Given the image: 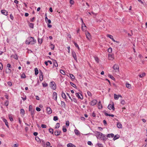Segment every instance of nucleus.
<instances>
[{
	"mask_svg": "<svg viewBox=\"0 0 147 147\" xmlns=\"http://www.w3.org/2000/svg\"><path fill=\"white\" fill-rule=\"evenodd\" d=\"M36 42V40L32 37H29L26 41V43L27 45H33L35 44Z\"/></svg>",
	"mask_w": 147,
	"mask_h": 147,
	"instance_id": "obj_1",
	"label": "nucleus"
},
{
	"mask_svg": "<svg viewBox=\"0 0 147 147\" xmlns=\"http://www.w3.org/2000/svg\"><path fill=\"white\" fill-rule=\"evenodd\" d=\"M50 86L53 90H55L56 89V85L55 83L53 82H51Z\"/></svg>",
	"mask_w": 147,
	"mask_h": 147,
	"instance_id": "obj_2",
	"label": "nucleus"
},
{
	"mask_svg": "<svg viewBox=\"0 0 147 147\" xmlns=\"http://www.w3.org/2000/svg\"><path fill=\"white\" fill-rule=\"evenodd\" d=\"M113 68L116 72H119V66L117 64L115 65L113 67Z\"/></svg>",
	"mask_w": 147,
	"mask_h": 147,
	"instance_id": "obj_3",
	"label": "nucleus"
},
{
	"mask_svg": "<svg viewBox=\"0 0 147 147\" xmlns=\"http://www.w3.org/2000/svg\"><path fill=\"white\" fill-rule=\"evenodd\" d=\"M95 133L97 135V138H101L102 136H103V134L100 132L96 131Z\"/></svg>",
	"mask_w": 147,
	"mask_h": 147,
	"instance_id": "obj_4",
	"label": "nucleus"
},
{
	"mask_svg": "<svg viewBox=\"0 0 147 147\" xmlns=\"http://www.w3.org/2000/svg\"><path fill=\"white\" fill-rule=\"evenodd\" d=\"M85 34L87 38L90 40L91 39V35L88 32H86Z\"/></svg>",
	"mask_w": 147,
	"mask_h": 147,
	"instance_id": "obj_5",
	"label": "nucleus"
},
{
	"mask_svg": "<svg viewBox=\"0 0 147 147\" xmlns=\"http://www.w3.org/2000/svg\"><path fill=\"white\" fill-rule=\"evenodd\" d=\"M108 109L109 110H111L112 109L113 111L115 110V108L114 107V105L113 104V105H109L108 106Z\"/></svg>",
	"mask_w": 147,
	"mask_h": 147,
	"instance_id": "obj_6",
	"label": "nucleus"
},
{
	"mask_svg": "<svg viewBox=\"0 0 147 147\" xmlns=\"http://www.w3.org/2000/svg\"><path fill=\"white\" fill-rule=\"evenodd\" d=\"M57 98V94L56 92H53V98L56 101Z\"/></svg>",
	"mask_w": 147,
	"mask_h": 147,
	"instance_id": "obj_7",
	"label": "nucleus"
},
{
	"mask_svg": "<svg viewBox=\"0 0 147 147\" xmlns=\"http://www.w3.org/2000/svg\"><path fill=\"white\" fill-rule=\"evenodd\" d=\"M47 111L48 114H50L52 113V110L49 107H47Z\"/></svg>",
	"mask_w": 147,
	"mask_h": 147,
	"instance_id": "obj_8",
	"label": "nucleus"
},
{
	"mask_svg": "<svg viewBox=\"0 0 147 147\" xmlns=\"http://www.w3.org/2000/svg\"><path fill=\"white\" fill-rule=\"evenodd\" d=\"M97 101L96 100H92L90 102V105L92 106H94L95 105L97 102Z\"/></svg>",
	"mask_w": 147,
	"mask_h": 147,
	"instance_id": "obj_9",
	"label": "nucleus"
},
{
	"mask_svg": "<svg viewBox=\"0 0 147 147\" xmlns=\"http://www.w3.org/2000/svg\"><path fill=\"white\" fill-rule=\"evenodd\" d=\"M119 97H122V96L120 95H117L115 94H114V98L115 99L118 100Z\"/></svg>",
	"mask_w": 147,
	"mask_h": 147,
	"instance_id": "obj_10",
	"label": "nucleus"
},
{
	"mask_svg": "<svg viewBox=\"0 0 147 147\" xmlns=\"http://www.w3.org/2000/svg\"><path fill=\"white\" fill-rule=\"evenodd\" d=\"M72 56L73 57L74 59L76 61H77V59L76 55L75 52L74 51H73V52H72Z\"/></svg>",
	"mask_w": 147,
	"mask_h": 147,
	"instance_id": "obj_11",
	"label": "nucleus"
},
{
	"mask_svg": "<svg viewBox=\"0 0 147 147\" xmlns=\"http://www.w3.org/2000/svg\"><path fill=\"white\" fill-rule=\"evenodd\" d=\"M40 76L39 78L40 80L42 81L43 79V76L42 75V73L41 71H40Z\"/></svg>",
	"mask_w": 147,
	"mask_h": 147,
	"instance_id": "obj_12",
	"label": "nucleus"
},
{
	"mask_svg": "<svg viewBox=\"0 0 147 147\" xmlns=\"http://www.w3.org/2000/svg\"><path fill=\"white\" fill-rule=\"evenodd\" d=\"M98 108L99 109H101L102 107V105L101 103V102L100 101H99L98 102Z\"/></svg>",
	"mask_w": 147,
	"mask_h": 147,
	"instance_id": "obj_13",
	"label": "nucleus"
},
{
	"mask_svg": "<svg viewBox=\"0 0 147 147\" xmlns=\"http://www.w3.org/2000/svg\"><path fill=\"white\" fill-rule=\"evenodd\" d=\"M1 12L2 14H4L5 16H7V12L4 10H3L1 11Z\"/></svg>",
	"mask_w": 147,
	"mask_h": 147,
	"instance_id": "obj_14",
	"label": "nucleus"
},
{
	"mask_svg": "<svg viewBox=\"0 0 147 147\" xmlns=\"http://www.w3.org/2000/svg\"><path fill=\"white\" fill-rule=\"evenodd\" d=\"M108 59L110 60H113L114 59L113 55L111 54L109 55Z\"/></svg>",
	"mask_w": 147,
	"mask_h": 147,
	"instance_id": "obj_15",
	"label": "nucleus"
},
{
	"mask_svg": "<svg viewBox=\"0 0 147 147\" xmlns=\"http://www.w3.org/2000/svg\"><path fill=\"white\" fill-rule=\"evenodd\" d=\"M76 95L77 97L78 98L81 99H83V96L81 94V96L80 95L79 93H76Z\"/></svg>",
	"mask_w": 147,
	"mask_h": 147,
	"instance_id": "obj_16",
	"label": "nucleus"
},
{
	"mask_svg": "<svg viewBox=\"0 0 147 147\" xmlns=\"http://www.w3.org/2000/svg\"><path fill=\"white\" fill-rule=\"evenodd\" d=\"M60 131H59V130H57L55 132V135L58 136L60 135Z\"/></svg>",
	"mask_w": 147,
	"mask_h": 147,
	"instance_id": "obj_17",
	"label": "nucleus"
},
{
	"mask_svg": "<svg viewBox=\"0 0 147 147\" xmlns=\"http://www.w3.org/2000/svg\"><path fill=\"white\" fill-rule=\"evenodd\" d=\"M53 65L55 67H57L58 66V65L57 61L55 60H53Z\"/></svg>",
	"mask_w": 147,
	"mask_h": 147,
	"instance_id": "obj_18",
	"label": "nucleus"
},
{
	"mask_svg": "<svg viewBox=\"0 0 147 147\" xmlns=\"http://www.w3.org/2000/svg\"><path fill=\"white\" fill-rule=\"evenodd\" d=\"M67 146V147H76L75 145L71 143L68 144Z\"/></svg>",
	"mask_w": 147,
	"mask_h": 147,
	"instance_id": "obj_19",
	"label": "nucleus"
},
{
	"mask_svg": "<svg viewBox=\"0 0 147 147\" xmlns=\"http://www.w3.org/2000/svg\"><path fill=\"white\" fill-rule=\"evenodd\" d=\"M3 122L5 123V124L6 125V126L8 127H9L8 123L7 120L5 119H3Z\"/></svg>",
	"mask_w": 147,
	"mask_h": 147,
	"instance_id": "obj_20",
	"label": "nucleus"
},
{
	"mask_svg": "<svg viewBox=\"0 0 147 147\" xmlns=\"http://www.w3.org/2000/svg\"><path fill=\"white\" fill-rule=\"evenodd\" d=\"M117 127L119 128H121L122 127V125L120 123H117Z\"/></svg>",
	"mask_w": 147,
	"mask_h": 147,
	"instance_id": "obj_21",
	"label": "nucleus"
},
{
	"mask_svg": "<svg viewBox=\"0 0 147 147\" xmlns=\"http://www.w3.org/2000/svg\"><path fill=\"white\" fill-rule=\"evenodd\" d=\"M114 136L113 134H108L107 135V137L109 138H113Z\"/></svg>",
	"mask_w": 147,
	"mask_h": 147,
	"instance_id": "obj_22",
	"label": "nucleus"
},
{
	"mask_svg": "<svg viewBox=\"0 0 147 147\" xmlns=\"http://www.w3.org/2000/svg\"><path fill=\"white\" fill-rule=\"evenodd\" d=\"M126 86L127 88L129 89H130L131 88V85L128 83H126Z\"/></svg>",
	"mask_w": 147,
	"mask_h": 147,
	"instance_id": "obj_23",
	"label": "nucleus"
},
{
	"mask_svg": "<svg viewBox=\"0 0 147 147\" xmlns=\"http://www.w3.org/2000/svg\"><path fill=\"white\" fill-rule=\"evenodd\" d=\"M114 137L113 139L114 140H116L118 139L119 137V136L118 135H117Z\"/></svg>",
	"mask_w": 147,
	"mask_h": 147,
	"instance_id": "obj_24",
	"label": "nucleus"
},
{
	"mask_svg": "<svg viewBox=\"0 0 147 147\" xmlns=\"http://www.w3.org/2000/svg\"><path fill=\"white\" fill-rule=\"evenodd\" d=\"M12 56H13V57L14 59H16V60L18 59V56L17 54H15L14 55H11V57H12Z\"/></svg>",
	"mask_w": 147,
	"mask_h": 147,
	"instance_id": "obj_25",
	"label": "nucleus"
},
{
	"mask_svg": "<svg viewBox=\"0 0 147 147\" xmlns=\"http://www.w3.org/2000/svg\"><path fill=\"white\" fill-rule=\"evenodd\" d=\"M38 73V71L37 68H35V74L36 75H37Z\"/></svg>",
	"mask_w": 147,
	"mask_h": 147,
	"instance_id": "obj_26",
	"label": "nucleus"
},
{
	"mask_svg": "<svg viewBox=\"0 0 147 147\" xmlns=\"http://www.w3.org/2000/svg\"><path fill=\"white\" fill-rule=\"evenodd\" d=\"M61 96L62 98L64 99H66V95H65V93L63 92H62L61 94Z\"/></svg>",
	"mask_w": 147,
	"mask_h": 147,
	"instance_id": "obj_27",
	"label": "nucleus"
},
{
	"mask_svg": "<svg viewBox=\"0 0 147 147\" xmlns=\"http://www.w3.org/2000/svg\"><path fill=\"white\" fill-rule=\"evenodd\" d=\"M145 76V74L144 73H142V74H140V75H139V77H140V78H141L144 77Z\"/></svg>",
	"mask_w": 147,
	"mask_h": 147,
	"instance_id": "obj_28",
	"label": "nucleus"
},
{
	"mask_svg": "<svg viewBox=\"0 0 147 147\" xmlns=\"http://www.w3.org/2000/svg\"><path fill=\"white\" fill-rule=\"evenodd\" d=\"M105 115L106 116H111L112 117H113L114 116V115H113L109 114H108L107 113H105Z\"/></svg>",
	"mask_w": 147,
	"mask_h": 147,
	"instance_id": "obj_29",
	"label": "nucleus"
},
{
	"mask_svg": "<svg viewBox=\"0 0 147 147\" xmlns=\"http://www.w3.org/2000/svg\"><path fill=\"white\" fill-rule=\"evenodd\" d=\"M29 27L32 28H33L34 27V24L32 23H29Z\"/></svg>",
	"mask_w": 147,
	"mask_h": 147,
	"instance_id": "obj_30",
	"label": "nucleus"
},
{
	"mask_svg": "<svg viewBox=\"0 0 147 147\" xmlns=\"http://www.w3.org/2000/svg\"><path fill=\"white\" fill-rule=\"evenodd\" d=\"M74 132H75V134L77 135H78L79 134V131L77 129H75L74 130Z\"/></svg>",
	"mask_w": 147,
	"mask_h": 147,
	"instance_id": "obj_31",
	"label": "nucleus"
},
{
	"mask_svg": "<svg viewBox=\"0 0 147 147\" xmlns=\"http://www.w3.org/2000/svg\"><path fill=\"white\" fill-rule=\"evenodd\" d=\"M24 109H20V113L21 114H22L23 115H24Z\"/></svg>",
	"mask_w": 147,
	"mask_h": 147,
	"instance_id": "obj_32",
	"label": "nucleus"
},
{
	"mask_svg": "<svg viewBox=\"0 0 147 147\" xmlns=\"http://www.w3.org/2000/svg\"><path fill=\"white\" fill-rule=\"evenodd\" d=\"M34 110L30 111L31 115L32 116V117L34 116Z\"/></svg>",
	"mask_w": 147,
	"mask_h": 147,
	"instance_id": "obj_33",
	"label": "nucleus"
},
{
	"mask_svg": "<svg viewBox=\"0 0 147 147\" xmlns=\"http://www.w3.org/2000/svg\"><path fill=\"white\" fill-rule=\"evenodd\" d=\"M83 26H84V27H86V26L84 23H82V29L83 31H84V28H83Z\"/></svg>",
	"mask_w": 147,
	"mask_h": 147,
	"instance_id": "obj_34",
	"label": "nucleus"
},
{
	"mask_svg": "<svg viewBox=\"0 0 147 147\" xmlns=\"http://www.w3.org/2000/svg\"><path fill=\"white\" fill-rule=\"evenodd\" d=\"M101 138L102 140H105L107 139L106 137L105 136V135L104 134L103 136H102Z\"/></svg>",
	"mask_w": 147,
	"mask_h": 147,
	"instance_id": "obj_35",
	"label": "nucleus"
},
{
	"mask_svg": "<svg viewBox=\"0 0 147 147\" xmlns=\"http://www.w3.org/2000/svg\"><path fill=\"white\" fill-rule=\"evenodd\" d=\"M59 125L60 124L59 123H57L55 125V128L56 129L58 128L59 127Z\"/></svg>",
	"mask_w": 147,
	"mask_h": 147,
	"instance_id": "obj_36",
	"label": "nucleus"
},
{
	"mask_svg": "<svg viewBox=\"0 0 147 147\" xmlns=\"http://www.w3.org/2000/svg\"><path fill=\"white\" fill-rule=\"evenodd\" d=\"M49 132L51 133L52 134H53V129H49Z\"/></svg>",
	"mask_w": 147,
	"mask_h": 147,
	"instance_id": "obj_37",
	"label": "nucleus"
},
{
	"mask_svg": "<svg viewBox=\"0 0 147 147\" xmlns=\"http://www.w3.org/2000/svg\"><path fill=\"white\" fill-rule=\"evenodd\" d=\"M94 59L97 62V63H98L99 62V59L98 58V57H94Z\"/></svg>",
	"mask_w": 147,
	"mask_h": 147,
	"instance_id": "obj_38",
	"label": "nucleus"
},
{
	"mask_svg": "<svg viewBox=\"0 0 147 147\" xmlns=\"http://www.w3.org/2000/svg\"><path fill=\"white\" fill-rule=\"evenodd\" d=\"M107 37L111 39L113 38V36L110 34H107Z\"/></svg>",
	"mask_w": 147,
	"mask_h": 147,
	"instance_id": "obj_39",
	"label": "nucleus"
},
{
	"mask_svg": "<svg viewBox=\"0 0 147 147\" xmlns=\"http://www.w3.org/2000/svg\"><path fill=\"white\" fill-rule=\"evenodd\" d=\"M50 47H51V49H52L53 50L54 49L55 46H54V45H53V44H51V45Z\"/></svg>",
	"mask_w": 147,
	"mask_h": 147,
	"instance_id": "obj_40",
	"label": "nucleus"
},
{
	"mask_svg": "<svg viewBox=\"0 0 147 147\" xmlns=\"http://www.w3.org/2000/svg\"><path fill=\"white\" fill-rule=\"evenodd\" d=\"M69 75H70V78L71 79H74L75 78V77H74V76L73 75V74H69Z\"/></svg>",
	"mask_w": 147,
	"mask_h": 147,
	"instance_id": "obj_41",
	"label": "nucleus"
},
{
	"mask_svg": "<svg viewBox=\"0 0 147 147\" xmlns=\"http://www.w3.org/2000/svg\"><path fill=\"white\" fill-rule=\"evenodd\" d=\"M112 49L111 47L109 48L108 50V52L109 53H111L112 52Z\"/></svg>",
	"mask_w": 147,
	"mask_h": 147,
	"instance_id": "obj_42",
	"label": "nucleus"
},
{
	"mask_svg": "<svg viewBox=\"0 0 147 147\" xmlns=\"http://www.w3.org/2000/svg\"><path fill=\"white\" fill-rule=\"evenodd\" d=\"M38 41L39 43L41 44L42 42V39H38Z\"/></svg>",
	"mask_w": 147,
	"mask_h": 147,
	"instance_id": "obj_43",
	"label": "nucleus"
},
{
	"mask_svg": "<svg viewBox=\"0 0 147 147\" xmlns=\"http://www.w3.org/2000/svg\"><path fill=\"white\" fill-rule=\"evenodd\" d=\"M21 77L22 78H26V76L25 74H23L21 75Z\"/></svg>",
	"mask_w": 147,
	"mask_h": 147,
	"instance_id": "obj_44",
	"label": "nucleus"
},
{
	"mask_svg": "<svg viewBox=\"0 0 147 147\" xmlns=\"http://www.w3.org/2000/svg\"><path fill=\"white\" fill-rule=\"evenodd\" d=\"M53 119L55 121H56L58 120V118L57 116H54L53 117Z\"/></svg>",
	"mask_w": 147,
	"mask_h": 147,
	"instance_id": "obj_45",
	"label": "nucleus"
},
{
	"mask_svg": "<svg viewBox=\"0 0 147 147\" xmlns=\"http://www.w3.org/2000/svg\"><path fill=\"white\" fill-rule=\"evenodd\" d=\"M108 76L110 77L113 80H114L115 78H114V77L110 75H109Z\"/></svg>",
	"mask_w": 147,
	"mask_h": 147,
	"instance_id": "obj_46",
	"label": "nucleus"
},
{
	"mask_svg": "<svg viewBox=\"0 0 147 147\" xmlns=\"http://www.w3.org/2000/svg\"><path fill=\"white\" fill-rule=\"evenodd\" d=\"M70 84L74 87L76 88V85L72 82H70Z\"/></svg>",
	"mask_w": 147,
	"mask_h": 147,
	"instance_id": "obj_47",
	"label": "nucleus"
},
{
	"mask_svg": "<svg viewBox=\"0 0 147 147\" xmlns=\"http://www.w3.org/2000/svg\"><path fill=\"white\" fill-rule=\"evenodd\" d=\"M63 131L64 132H66L67 131V129L65 128L64 126H63Z\"/></svg>",
	"mask_w": 147,
	"mask_h": 147,
	"instance_id": "obj_48",
	"label": "nucleus"
},
{
	"mask_svg": "<svg viewBox=\"0 0 147 147\" xmlns=\"http://www.w3.org/2000/svg\"><path fill=\"white\" fill-rule=\"evenodd\" d=\"M60 72L63 75H65V73L64 71L61 70L60 71Z\"/></svg>",
	"mask_w": 147,
	"mask_h": 147,
	"instance_id": "obj_49",
	"label": "nucleus"
},
{
	"mask_svg": "<svg viewBox=\"0 0 147 147\" xmlns=\"http://www.w3.org/2000/svg\"><path fill=\"white\" fill-rule=\"evenodd\" d=\"M87 94H88V95L89 96H92V94L90 92H89V91L88 92Z\"/></svg>",
	"mask_w": 147,
	"mask_h": 147,
	"instance_id": "obj_50",
	"label": "nucleus"
},
{
	"mask_svg": "<svg viewBox=\"0 0 147 147\" xmlns=\"http://www.w3.org/2000/svg\"><path fill=\"white\" fill-rule=\"evenodd\" d=\"M74 45H75V46L76 47H77L78 48V49L79 50V49H80V48H79V47H78V44H77L76 43H75V42H74Z\"/></svg>",
	"mask_w": 147,
	"mask_h": 147,
	"instance_id": "obj_51",
	"label": "nucleus"
},
{
	"mask_svg": "<svg viewBox=\"0 0 147 147\" xmlns=\"http://www.w3.org/2000/svg\"><path fill=\"white\" fill-rule=\"evenodd\" d=\"M42 84L43 86L44 87H46L47 86V84L46 83H42Z\"/></svg>",
	"mask_w": 147,
	"mask_h": 147,
	"instance_id": "obj_52",
	"label": "nucleus"
},
{
	"mask_svg": "<svg viewBox=\"0 0 147 147\" xmlns=\"http://www.w3.org/2000/svg\"><path fill=\"white\" fill-rule=\"evenodd\" d=\"M9 118L10 120V121H13V119L12 117L10 115L9 116Z\"/></svg>",
	"mask_w": 147,
	"mask_h": 147,
	"instance_id": "obj_53",
	"label": "nucleus"
},
{
	"mask_svg": "<svg viewBox=\"0 0 147 147\" xmlns=\"http://www.w3.org/2000/svg\"><path fill=\"white\" fill-rule=\"evenodd\" d=\"M29 111L33 110V109H32V106L31 105L29 106Z\"/></svg>",
	"mask_w": 147,
	"mask_h": 147,
	"instance_id": "obj_54",
	"label": "nucleus"
},
{
	"mask_svg": "<svg viewBox=\"0 0 147 147\" xmlns=\"http://www.w3.org/2000/svg\"><path fill=\"white\" fill-rule=\"evenodd\" d=\"M70 3L71 5H73L74 3V1L73 0H70Z\"/></svg>",
	"mask_w": 147,
	"mask_h": 147,
	"instance_id": "obj_55",
	"label": "nucleus"
},
{
	"mask_svg": "<svg viewBox=\"0 0 147 147\" xmlns=\"http://www.w3.org/2000/svg\"><path fill=\"white\" fill-rule=\"evenodd\" d=\"M41 127L42 128H46V125L45 124H42Z\"/></svg>",
	"mask_w": 147,
	"mask_h": 147,
	"instance_id": "obj_56",
	"label": "nucleus"
},
{
	"mask_svg": "<svg viewBox=\"0 0 147 147\" xmlns=\"http://www.w3.org/2000/svg\"><path fill=\"white\" fill-rule=\"evenodd\" d=\"M3 68V65L1 63H0V69L2 70Z\"/></svg>",
	"mask_w": 147,
	"mask_h": 147,
	"instance_id": "obj_57",
	"label": "nucleus"
},
{
	"mask_svg": "<svg viewBox=\"0 0 147 147\" xmlns=\"http://www.w3.org/2000/svg\"><path fill=\"white\" fill-rule=\"evenodd\" d=\"M36 110L38 111H40L41 110V109L39 107H37L36 108Z\"/></svg>",
	"mask_w": 147,
	"mask_h": 147,
	"instance_id": "obj_58",
	"label": "nucleus"
},
{
	"mask_svg": "<svg viewBox=\"0 0 147 147\" xmlns=\"http://www.w3.org/2000/svg\"><path fill=\"white\" fill-rule=\"evenodd\" d=\"M7 84L9 86H11L12 85V84L11 82H7Z\"/></svg>",
	"mask_w": 147,
	"mask_h": 147,
	"instance_id": "obj_59",
	"label": "nucleus"
},
{
	"mask_svg": "<svg viewBox=\"0 0 147 147\" xmlns=\"http://www.w3.org/2000/svg\"><path fill=\"white\" fill-rule=\"evenodd\" d=\"M66 125L67 126H69V122L68 121H67L66 122Z\"/></svg>",
	"mask_w": 147,
	"mask_h": 147,
	"instance_id": "obj_60",
	"label": "nucleus"
},
{
	"mask_svg": "<svg viewBox=\"0 0 147 147\" xmlns=\"http://www.w3.org/2000/svg\"><path fill=\"white\" fill-rule=\"evenodd\" d=\"M98 146L99 147H103L102 145L101 144H98Z\"/></svg>",
	"mask_w": 147,
	"mask_h": 147,
	"instance_id": "obj_61",
	"label": "nucleus"
},
{
	"mask_svg": "<svg viewBox=\"0 0 147 147\" xmlns=\"http://www.w3.org/2000/svg\"><path fill=\"white\" fill-rule=\"evenodd\" d=\"M46 145L47 146H50V143L49 142H47L46 143Z\"/></svg>",
	"mask_w": 147,
	"mask_h": 147,
	"instance_id": "obj_62",
	"label": "nucleus"
},
{
	"mask_svg": "<svg viewBox=\"0 0 147 147\" xmlns=\"http://www.w3.org/2000/svg\"><path fill=\"white\" fill-rule=\"evenodd\" d=\"M21 98H22V100L24 101L26 100V96H25L24 97H22Z\"/></svg>",
	"mask_w": 147,
	"mask_h": 147,
	"instance_id": "obj_63",
	"label": "nucleus"
},
{
	"mask_svg": "<svg viewBox=\"0 0 147 147\" xmlns=\"http://www.w3.org/2000/svg\"><path fill=\"white\" fill-rule=\"evenodd\" d=\"M121 103L122 104L124 105L125 103V102L124 100H122V101H121Z\"/></svg>",
	"mask_w": 147,
	"mask_h": 147,
	"instance_id": "obj_64",
	"label": "nucleus"
}]
</instances>
